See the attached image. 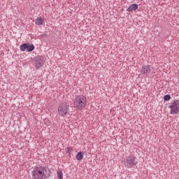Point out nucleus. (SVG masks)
Wrapping results in <instances>:
<instances>
[{
    "mask_svg": "<svg viewBox=\"0 0 179 179\" xmlns=\"http://www.w3.org/2000/svg\"><path fill=\"white\" fill-rule=\"evenodd\" d=\"M57 178L59 179H62L64 178V173H62V171H59L57 172Z\"/></svg>",
    "mask_w": 179,
    "mask_h": 179,
    "instance_id": "nucleus-14",
    "label": "nucleus"
},
{
    "mask_svg": "<svg viewBox=\"0 0 179 179\" xmlns=\"http://www.w3.org/2000/svg\"><path fill=\"white\" fill-rule=\"evenodd\" d=\"M31 174L32 175V178L40 179V166L34 167Z\"/></svg>",
    "mask_w": 179,
    "mask_h": 179,
    "instance_id": "nucleus-7",
    "label": "nucleus"
},
{
    "mask_svg": "<svg viewBox=\"0 0 179 179\" xmlns=\"http://www.w3.org/2000/svg\"><path fill=\"white\" fill-rule=\"evenodd\" d=\"M27 43H23L20 46V51H26Z\"/></svg>",
    "mask_w": 179,
    "mask_h": 179,
    "instance_id": "nucleus-13",
    "label": "nucleus"
},
{
    "mask_svg": "<svg viewBox=\"0 0 179 179\" xmlns=\"http://www.w3.org/2000/svg\"><path fill=\"white\" fill-rule=\"evenodd\" d=\"M138 6L136 3L131 4L127 9V12H134V10H136L138 9Z\"/></svg>",
    "mask_w": 179,
    "mask_h": 179,
    "instance_id": "nucleus-9",
    "label": "nucleus"
},
{
    "mask_svg": "<svg viewBox=\"0 0 179 179\" xmlns=\"http://www.w3.org/2000/svg\"><path fill=\"white\" fill-rule=\"evenodd\" d=\"M76 159H77L78 162H80V160H83V152H78L76 156Z\"/></svg>",
    "mask_w": 179,
    "mask_h": 179,
    "instance_id": "nucleus-12",
    "label": "nucleus"
},
{
    "mask_svg": "<svg viewBox=\"0 0 179 179\" xmlns=\"http://www.w3.org/2000/svg\"><path fill=\"white\" fill-rule=\"evenodd\" d=\"M141 72L143 75H147L148 73H150V66L149 65L143 66L141 69Z\"/></svg>",
    "mask_w": 179,
    "mask_h": 179,
    "instance_id": "nucleus-8",
    "label": "nucleus"
},
{
    "mask_svg": "<svg viewBox=\"0 0 179 179\" xmlns=\"http://www.w3.org/2000/svg\"><path fill=\"white\" fill-rule=\"evenodd\" d=\"M34 45H33V44L30 45L29 43H27L26 51L27 52H31V51H34Z\"/></svg>",
    "mask_w": 179,
    "mask_h": 179,
    "instance_id": "nucleus-10",
    "label": "nucleus"
},
{
    "mask_svg": "<svg viewBox=\"0 0 179 179\" xmlns=\"http://www.w3.org/2000/svg\"><path fill=\"white\" fill-rule=\"evenodd\" d=\"M69 111V103L63 102L59 104L58 107L59 115H62V117H65V115H68Z\"/></svg>",
    "mask_w": 179,
    "mask_h": 179,
    "instance_id": "nucleus-4",
    "label": "nucleus"
},
{
    "mask_svg": "<svg viewBox=\"0 0 179 179\" xmlns=\"http://www.w3.org/2000/svg\"><path fill=\"white\" fill-rule=\"evenodd\" d=\"M171 108V114H178L179 113V101L175 100L169 106Z\"/></svg>",
    "mask_w": 179,
    "mask_h": 179,
    "instance_id": "nucleus-5",
    "label": "nucleus"
},
{
    "mask_svg": "<svg viewBox=\"0 0 179 179\" xmlns=\"http://www.w3.org/2000/svg\"><path fill=\"white\" fill-rule=\"evenodd\" d=\"M87 99L83 94L77 95L73 99V107L80 111L86 107Z\"/></svg>",
    "mask_w": 179,
    "mask_h": 179,
    "instance_id": "nucleus-1",
    "label": "nucleus"
},
{
    "mask_svg": "<svg viewBox=\"0 0 179 179\" xmlns=\"http://www.w3.org/2000/svg\"><path fill=\"white\" fill-rule=\"evenodd\" d=\"M40 173L39 178L40 179H48L51 177V170L50 168L44 166H39Z\"/></svg>",
    "mask_w": 179,
    "mask_h": 179,
    "instance_id": "nucleus-3",
    "label": "nucleus"
},
{
    "mask_svg": "<svg viewBox=\"0 0 179 179\" xmlns=\"http://www.w3.org/2000/svg\"><path fill=\"white\" fill-rule=\"evenodd\" d=\"M43 22H44V20H43V17H40L36 20L35 23L38 26H41V24H43Z\"/></svg>",
    "mask_w": 179,
    "mask_h": 179,
    "instance_id": "nucleus-11",
    "label": "nucleus"
},
{
    "mask_svg": "<svg viewBox=\"0 0 179 179\" xmlns=\"http://www.w3.org/2000/svg\"><path fill=\"white\" fill-rule=\"evenodd\" d=\"M123 164L125 169H135L138 166V160L134 155H129L125 157Z\"/></svg>",
    "mask_w": 179,
    "mask_h": 179,
    "instance_id": "nucleus-2",
    "label": "nucleus"
},
{
    "mask_svg": "<svg viewBox=\"0 0 179 179\" xmlns=\"http://www.w3.org/2000/svg\"><path fill=\"white\" fill-rule=\"evenodd\" d=\"M72 152H73V149L72 148V147H68L66 154L71 155V153H72Z\"/></svg>",
    "mask_w": 179,
    "mask_h": 179,
    "instance_id": "nucleus-16",
    "label": "nucleus"
},
{
    "mask_svg": "<svg viewBox=\"0 0 179 179\" xmlns=\"http://www.w3.org/2000/svg\"><path fill=\"white\" fill-rule=\"evenodd\" d=\"M170 99H171V96H170V94H166L164 96V101H169Z\"/></svg>",
    "mask_w": 179,
    "mask_h": 179,
    "instance_id": "nucleus-15",
    "label": "nucleus"
},
{
    "mask_svg": "<svg viewBox=\"0 0 179 179\" xmlns=\"http://www.w3.org/2000/svg\"><path fill=\"white\" fill-rule=\"evenodd\" d=\"M36 69L41 68L44 65V57L43 56H36L34 58Z\"/></svg>",
    "mask_w": 179,
    "mask_h": 179,
    "instance_id": "nucleus-6",
    "label": "nucleus"
}]
</instances>
